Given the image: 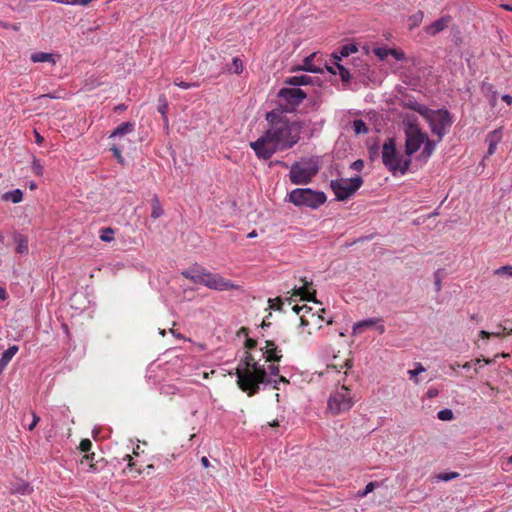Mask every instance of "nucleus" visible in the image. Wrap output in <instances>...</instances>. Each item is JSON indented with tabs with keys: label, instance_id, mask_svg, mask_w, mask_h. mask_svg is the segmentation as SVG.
Segmentation results:
<instances>
[{
	"label": "nucleus",
	"instance_id": "nucleus-23",
	"mask_svg": "<svg viewBox=\"0 0 512 512\" xmlns=\"http://www.w3.org/2000/svg\"><path fill=\"white\" fill-rule=\"evenodd\" d=\"M30 59L34 63L50 62L53 65L56 63L54 55L52 53H46V52H35V53L31 54Z\"/></svg>",
	"mask_w": 512,
	"mask_h": 512
},
{
	"label": "nucleus",
	"instance_id": "nucleus-19",
	"mask_svg": "<svg viewBox=\"0 0 512 512\" xmlns=\"http://www.w3.org/2000/svg\"><path fill=\"white\" fill-rule=\"evenodd\" d=\"M314 82H319V78H313L307 75L292 76L285 79L284 83L295 88L305 85H313Z\"/></svg>",
	"mask_w": 512,
	"mask_h": 512
},
{
	"label": "nucleus",
	"instance_id": "nucleus-39",
	"mask_svg": "<svg viewBox=\"0 0 512 512\" xmlns=\"http://www.w3.org/2000/svg\"><path fill=\"white\" fill-rule=\"evenodd\" d=\"M229 72H232V73H235V74H240L242 73L243 71V64H242V61L241 59L239 58H234L233 61H232V64L231 66L228 68Z\"/></svg>",
	"mask_w": 512,
	"mask_h": 512
},
{
	"label": "nucleus",
	"instance_id": "nucleus-40",
	"mask_svg": "<svg viewBox=\"0 0 512 512\" xmlns=\"http://www.w3.org/2000/svg\"><path fill=\"white\" fill-rule=\"evenodd\" d=\"M31 169L33 173L37 176H42L44 172V166L40 163V161L33 157Z\"/></svg>",
	"mask_w": 512,
	"mask_h": 512
},
{
	"label": "nucleus",
	"instance_id": "nucleus-32",
	"mask_svg": "<svg viewBox=\"0 0 512 512\" xmlns=\"http://www.w3.org/2000/svg\"><path fill=\"white\" fill-rule=\"evenodd\" d=\"M4 200H11L13 203H19L23 199V192L20 189L7 192L3 195Z\"/></svg>",
	"mask_w": 512,
	"mask_h": 512
},
{
	"label": "nucleus",
	"instance_id": "nucleus-8",
	"mask_svg": "<svg viewBox=\"0 0 512 512\" xmlns=\"http://www.w3.org/2000/svg\"><path fill=\"white\" fill-rule=\"evenodd\" d=\"M363 179L361 176H355L350 179L339 178L331 180L330 187L335 193L336 200L345 201L353 196L362 186Z\"/></svg>",
	"mask_w": 512,
	"mask_h": 512
},
{
	"label": "nucleus",
	"instance_id": "nucleus-27",
	"mask_svg": "<svg viewBox=\"0 0 512 512\" xmlns=\"http://www.w3.org/2000/svg\"><path fill=\"white\" fill-rule=\"evenodd\" d=\"M378 321L379 319L369 318L354 324L353 334H360L364 328L371 327L375 325Z\"/></svg>",
	"mask_w": 512,
	"mask_h": 512
},
{
	"label": "nucleus",
	"instance_id": "nucleus-52",
	"mask_svg": "<svg viewBox=\"0 0 512 512\" xmlns=\"http://www.w3.org/2000/svg\"><path fill=\"white\" fill-rule=\"evenodd\" d=\"M31 414H32V421L28 425L29 431H32L40 421V417L35 412H32Z\"/></svg>",
	"mask_w": 512,
	"mask_h": 512
},
{
	"label": "nucleus",
	"instance_id": "nucleus-50",
	"mask_svg": "<svg viewBox=\"0 0 512 512\" xmlns=\"http://www.w3.org/2000/svg\"><path fill=\"white\" fill-rule=\"evenodd\" d=\"M28 488H29L28 483L22 482V483L18 484V485L13 489V491H14V492H16V493L25 494V493H26V491L28 490Z\"/></svg>",
	"mask_w": 512,
	"mask_h": 512
},
{
	"label": "nucleus",
	"instance_id": "nucleus-64",
	"mask_svg": "<svg viewBox=\"0 0 512 512\" xmlns=\"http://www.w3.org/2000/svg\"><path fill=\"white\" fill-rule=\"evenodd\" d=\"M502 100L506 102L508 105L512 104V96L509 94L503 95Z\"/></svg>",
	"mask_w": 512,
	"mask_h": 512
},
{
	"label": "nucleus",
	"instance_id": "nucleus-36",
	"mask_svg": "<svg viewBox=\"0 0 512 512\" xmlns=\"http://www.w3.org/2000/svg\"><path fill=\"white\" fill-rule=\"evenodd\" d=\"M434 277V287L436 292H440L442 289V279L444 277V270L438 269L433 274Z\"/></svg>",
	"mask_w": 512,
	"mask_h": 512
},
{
	"label": "nucleus",
	"instance_id": "nucleus-33",
	"mask_svg": "<svg viewBox=\"0 0 512 512\" xmlns=\"http://www.w3.org/2000/svg\"><path fill=\"white\" fill-rule=\"evenodd\" d=\"M157 110L163 116L164 121L167 122L168 119H167L166 114L168 111V102H167L165 95H163V94L160 95L158 98Z\"/></svg>",
	"mask_w": 512,
	"mask_h": 512
},
{
	"label": "nucleus",
	"instance_id": "nucleus-13",
	"mask_svg": "<svg viewBox=\"0 0 512 512\" xmlns=\"http://www.w3.org/2000/svg\"><path fill=\"white\" fill-rule=\"evenodd\" d=\"M301 281L303 282V285L300 287H297L296 285L292 288L293 295L299 296L301 300L308 301V302H315L317 303L316 299V291L309 290V286L312 285V281H308L306 278H302Z\"/></svg>",
	"mask_w": 512,
	"mask_h": 512
},
{
	"label": "nucleus",
	"instance_id": "nucleus-18",
	"mask_svg": "<svg viewBox=\"0 0 512 512\" xmlns=\"http://www.w3.org/2000/svg\"><path fill=\"white\" fill-rule=\"evenodd\" d=\"M284 113H287L284 111L283 104L280 103L277 108L273 109L272 111L268 112L266 114V121L269 123V128H273L277 125L281 124L282 122L288 121L286 117L283 116Z\"/></svg>",
	"mask_w": 512,
	"mask_h": 512
},
{
	"label": "nucleus",
	"instance_id": "nucleus-29",
	"mask_svg": "<svg viewBox=\"0 0 512 512\" xmlns=\"http://www.w3.org/2000/svg\"><path fill=\"white\" fill-rule=\"evenodd\" d=\"M423 18H424V13L421 10H418L416 13L409 16V18H408L409 29L412 30V29L418 27L422 23Z\"/></svg>",
	"mask_w": 512,
	"mask_h": 512
},
{
	"label": "nucleus",
	"instance_id": "nucleus-44",
	"mask_svg": "<svg viewBox=\"0 0 512 512\" xmlns=\"http://www.w3.org/2000/svg\"><path fill=\"white\" fill-rule=\"evenodd\" d=\"M458 476H459V473H457V472H445V473L438 474L437 479L440 481L447 482V481L457 478Z\"/></svg>",
	"mask_w": 512,
	"mask_h": 512
},
{
	"label": "nucleus",
	"instance_id": "nucleus-38",
	"mask_svg": "<svg viewBox=\"0 0 512 512\" xmlns=\"http://www.w3.org/2000/svg\"><path fill=\"white\" fill-rule=\"evenodd\" d=\"M114 233H115V231L110 227L102 228L101 234H100V239L103 242H110L114 239Z\"/></svg>",
	"mask_w": 512,
	"mask_h": 512
},
{
	"label": "nucleus",
	"instance_id": "nucleus-12",
	"mask_svg": "<svg viewBox=\"0 0 512 512\" xmlns=\"http://www.w3.org/2000/svg\"><path fill=\"white\" fill-rule=\"evenodd\" d=\"M323 63L322 57L318 56L316 52L311 53L304 58L303 64L294 68V71H306L310 73H323L324 68L321 67Z\"/></svg>",
	"mask_w": 512,
	"mask_h": 512
},
{
	"label": "nucleus",
	"instance_id": "nucleus-30",
	"mask_svg": "<svg viewBox=\"0 0 512 512\" xmlns=\"http://www.w3.org/2000/svg\"><path fill=\"white\" fill-rule=\"evenodd\" d=\"M16 252L19 254H25L28 252V239L24 235H17L16 237Z\"/></svg>",
	"mask_w": 512,
	"mask_h": 512
},
{
	"label": "nucleus",
	"instance_id": "nucleus-59",
	"mask_svg": "<svg viewBox=\"0 0 512 512\" xmlns=\"http://www.w3.org/2000/svg\"><path fill=\"white\" fill-rule=\"evenodd\" d=\"M52 1L56 2V3L69 4V5H76V4H78V0H52Z\"/></svg>",
	"mask_w": 512,
	"mask_h": 512
},
{
	"label": "nucleus",
	"instance_id": "nucleus-34",
	"mask_svg": "<svg viewBox=\"0 0 512 512\" xmlns=\"http://www.w3.org/2000/svg\"><path fill=\"white\" fill-rule=\"evenodd\" d=\"M264 354L268 362H279L282 358L281 351L278 348H269V351H265Z\"/></svg>",
	"mask_w": 512,
	"mask_h": 512
},
{
	"label": "nucleus",
	"instance_id": "nucleus-2",
	"mask_svg": "<svg viewBox=\"0 0 512 512\" xmlns=\"http://www.w3.org/2000/svg\"><path fill=\"white\" fill-rule=\"evenodd\" d=\"M238 387L248 396H254L260 390V384H271L272 380L267 378V371L263 365L255 361L250 352H245L236 368Z\"/></svg>",
	"mask_w": 512,
	"mask_h": 512
},
{
	"label": "nucleus",
	"instance_id": "nucleus-47",
	"mask_svg": "<svg viewBox=\"0 0 512 512\" xmlns=\"http://www.w3.org/2000/svg\"><path fill=\"white\" fill-rule=\"evenodd\" d=\"M390 55H392L398 61H402V60L406 59V55L402 50L391 49Z\"/></svg>",
	"mask_w": 512,
	"mask_h": 512
},
{
	"label": "nucleus",
	"instance_id": "nucleus-17",
	"mask_svg": "<svg viewBox=\"0 0 512 512\" xmlns=\"http://www.w3.org/2000/svg\"><path fill=\"white\" fill-rule=\"evenodd\" d=\"M451 20L452 18L450 15L443 16L434 21L433 23H431L430 25L426 26L424 30L428 35L435 36L438 33L445 30L448 27Z\"/></svg>",
	"mask_w": 512,
	"mask_h": 512
},
{
	"label": "nucleus",
	"instance_id": "nucleus-61",
	"mask_svg": "<svg viewBox=\"0 0 512 512\" xmlns=\"http://www.w3.org/2000/svg\"><path fill=\"white\" fill-rule=\"evenodd\" d=\"M265 343H266V345L262 350L269 351V348H277L274 341H272V340H267Z\"/></svg>",
	"mask_w": 512,
	"mask_h": 512
},
{
	"label": "nucleus",
	"instance_id": "nucleus-55",
	"mask_svg": "<svg viewBox=\"0 0 512 512\" xmlns=\"http://www.w3.org/2000/svg\"><path fill=\"white\" fill-rule=\"evenodd\" d=\"M257 346V341L252 338H247L245 341V347L248 349H254Z\"/></svg>",
	"mask_w": 512,
	"mask_h": 512
},
{
	"label": "nucleus",
	"instance_id": "nucleus-43",
	"mask_svg": "<svg viewBox=\"0 0 512 512\" xmlns=\"http://www.w3.org/2000/svg\"><path fill=\"white\" fill-rule=\"evenodd\" d=\"M174 85L177 87H180L182 89H189V88H196L199 86L197 82H184L180 80L179 78H176L174 80Z\"/></svg>",
	"mask_w": 512,
	"mask_h": 512
},
{
	"label": "nucleus",
	"instance_id": "nucleus-5",
	"mask_svg": "<svg viewBox=\"0 0 512 512\" xmlns=\"http://www.w3.org/2000/svg\"><path fill=\"white\" fill-rule=\"evenodd\" d=\"M327 200L326 194L322 191H315L310 188H296L288 194V201L297 207H308L317 209Z\"/></svg>",
	"mask_w": 512,
	"mask_h": 512
},
{
	"label": "nucleus",
	"instance_id": "nucleus-46",
	"mask_svg": "<svg viewBox=\"0 0 512 512\" xmlns=\"http://www.w3.org/2000/svg\"><path fill=\"white\" fill-rule=\"evenodd\" d=\"M269 308L273 310H282L283 302L280 297H276L274 299H269Z\"/></svg>",
	"mask_w": 512,
	"mask_h": 512
},
{
	"label": "nucleus",
	"instance_id": "nucleus-28",
	"mask_svg": "<svg viewBox=\"0 0 512 512\" xmlns=\"http://www.w3.org/2000/svg\"><path fill=\"white\" fill-rule=\"evenodd\" d=\"M152 211L151 217L157 219L163 215L164 211L157 195H154L151 200Z\"/></svg>",
	"mask_w": 512,
	"mask_h": 512
},
{
	"label": "nucleus",
	"instance_id": "nucleus-48",
	"mask_svg": "<svg viewBox=\"0 0 512 512\" xmlns=\"http://www.w3.org/2000/svg\"><path fill=\"white\" fill-rule=\"evenodd\" d=\"M110 151L113 153L114 157L118 160L119 163L124 162V158L122 157L121 150L116 146L112 145L110 148Z\"/></svg>",
	"mask_w": 512,
	"mask_h": 512
},
{
	"label": "nucleus",
	"instance_id": "nucleus-10",
	"mask_svg": "<svg viewBox=\"0 0 512 512\" xmlns=\"http://www.w3.org/2000/svg\"><path fill=\"white\" fill-rule=\"evenodd\" d=\"M283 103L284 111L292 113L307 97L306 93L300 88H281L277 94Z\"/></svg>",
	"mask_w": 512,
	"mask_h": 512
},
{
	"label": "nucleus",
	"instance_id": "nucleus-41",
	"mask_svg": "<svg viewBox=\"0 0 512 512\" xmlns=\"http://www.w3.org/2000/svg\"><path fill=\"white\" fill-rule=\"evenodd\" d=\"M437 416L442 421H450L454 418L453 411L447 408L440 410Z\"/></svg>",
	"mask_w": 512,
	"mask_h": 512
},
{
	"label": "nucleus",
	"instance_id": "nucleus-63",
	"mask_svg": "<svg viewBox=\"0 0 512 512\" xmlns=\"http://www.w3.org/2000/svg\"><path fill=\"white\" fill-rule=\"evenodd\" d=\"M324 67H325V69H326L329 73H331V74H333V75H335V74H336V71H335L334 67H333V66H331V65H328V64H327V62H324Z\"/></svg>",
	"mask_w": 512,
	"mask_h": 512
},
{
	"label": "nucleus",
	"instance_id": "nucleus-14",
	"mask_svg": "<svg viewBox=\"0 0 512 512\" xmlns=\"http://www.w3.org/2000/svg\"><path fill=\"white\" fill-rule=\"evenodd\" d=\"M301 281L303 282V285L300 287H297L296 285L292 288L293 295L299 296L301 300L308 301V302H315L317 303L316 299V291L309 290V286L312 285V281H308L306 278H302Z\"/></svg>",
	"mask_w": 512,
	"mask_h": 512
},
{
	"label": "nucleus",
	"instance_id": "nucleus-51",
	"mask_svg": "<svg viewBox=\"0 0 512 512\" xmlns=\"http://www.w3.org/2000/svg\"><path fill=\"white\" fill-rule=\"evenodd\" d=\"M350 168L355 171H361L364 168V161L357 159L350 165Z\"/></svg>",
	"mask_w": 512,
	"mask_h": 512
},
{
	"label": "nucleus",
	"instance_id": "nucleus-7",
	"mask_svg": "<svg viewBox=\"0 0 512 512\" xmlns=\"http://www.w3.org/2000/svg\"><path fill=\"white\" fill-rule=\"evenodd\" d=\"M318 172L317 161L310 159L304 165L296 161L290 167L289 179L294 185H306L312 181Z\"/></svg>",
	"mask_w": 512,
	"mask_h": 512
},
{
	"label": "nucleus",
	"instance_id": "nucleus-56",
	"mask_svg": "<svg viewBox=\"0 0 512 512\" xmlns=\"http://www.w3.org/2000/svg\"><path fill=\"white\" fill-rule=\"evenodd\" d=\"M267 371V374H271V375H278L279 373V366L278 365H274V364H271L268 366V370Z\"/></svg>",
	"mask_w": 512,
	"mask_h": 512
},
{
	"label": "nucleus",
	"instance_id": "nucleus-24",
	"mask_svg": "<svg viewBox=\"0 0 512 512\" xmlns=\"http://www.w3.org/2000/svg\"><path fill=\"white\" fill-rule=\"evenodd\" d=\"M436 141L430 139L428 136H427V139L425 140V142L423 143L424 145V148H423V151L421 152V155L420 157L424 160H427L431 157V155L433 154L435 148H436Z\"/></svg>",
	"mask_w": 512,
	"mask_h": 512
},
{
	"label": "nucleus",
	"instance_id": "nucleus-6",
	"mask_svg": "<svg viewBox=\"0 0 512 512\" xmlns=\"http://www.w3.org/2000/svg\"><path fill=\"white\" fill-rule=\"evenodd\" d=\"M423 118L429 124L431 132L438 137V142L449 132L453 124L452 114L445 108L432 110L429 108L428 113Z\"/></svg>",
	"mask_w": 512,
	"mask_h": 512
},
{
	"label": "nucleus",
	"instance_id": "nucleus-20",
	"mask_svg": "<svg viewBox=\"0 0 512 512\" xmlns=\"http://www.w3.org/2000/svg\"><path fill=\"white\" fill-rule=\"evenodd\" d=\"M353 71L361 77V81H365V79H370L369 72L370 66L361 59L353 60Z\"/></svg>",
	"mask_w": 512,
	"mask_h": 512
},
{
	"label": "nucleus",
	"instance_id": "nucleus-26",
	"mask_svg": "<svg viewBox=\"0 0 512 512\" xmlns=\"http://www.w3.org/2000/svg\"><path fill=\"white\" fill-rule=\"evenodd\" d=\"M133 130H134V123L123 122L115 128V130L112 132L110 137L126 135V134L132 132Z\"/></svg>",
	"mask_w": 512,
	"mask_h": 512
},
{
	"label": "nucleus",
	"instance_id": "nucleus-62",
	"mask_svg": "<svg viewBox=\"0 0 512 512\" xmlns=\"http://www.w3.org/2000/svg\"><path fill=\"white\" fill-rule=\"evenodd\" d=\"M300 321H301L300 326H302V327L308 326L310 323L309 320L306 318V315H302L300 317Z\"/></svg>",
	"mask_w": 512,
	"mask_h": 512
},
{
	"label": "nucleus",
	"instance_id": "nucleus-49",
	"mask_svg": "<svg viewBox=\"0 0 512 512\" xmlns=\"http://www.w3.org/2000/svg\"><path fill=\"white\" fill-rule=\"evenodd\" d=\"M91 447H92V442H91L89 439H83V440H81L80 445H79V449H80L82 452H88V451H90Z\"/></svg>",
	"mask_w": 512,
	"mask_h": 512
},
{
	"label": "nucleus",
	"instance_id": "nucleus-54",
	"mask_svg": "<svg viewBox=\"0 0 512 512\" xmlns=\"http://www.w3.org/2000/svg\"><path fill=\"white\" fill-rule=\"evenodd\" d=\"M292 310L296 313V314H299L301 311L305 310L306 313H310L311 312V308L306 306V305H303V306H298V305H295L293 306Z\"/></svg>",
	"mask_w": 512,
	"mask_h": 512
},
{
	"label": "nucleus",
	"instance_id": "nucleus-11",
	"mask_svg": "<svg viewBox=\"0 0 512 512\" xmlns=\"http://www.w3.org/2000/svg\"><path fill=\"white\" fill-rule=\"evenodd\" d=\"M427 139V133L416 130L405 133V153L411 156L416 153Z\"/></svg>",
	"mask_w": 512,
	"mask_h": 512
},
{
	"label": "nucleus",
	"instance_id": "nucleus-42",
	"mask_svg": "<svg viewBox=\"0 0 512 512\" xmlns=\"http://www.w3.org/2000/svg\"><path fill=\"white\" fill-rule=\"evenodd\" d=\"M390 48L386 47H377L373 49V53L380 59L384 60L388 55H390Z\"/></svg>",
	"mask_w": 512,
	"mask_h": 512
},
{
	"label": "nucleus",
	"instance_id": "nucleus-58",
	"mask_svg": "<svg viewBox=\"0 0 512 512\" xmlns=\"http://www.w3.org/2000/svg\"><path fill=\"white\" fill-rule=\"evenodd\" d=\"M124 461H127L128 462V468L130 471L133 470V467L135 465V463L132 461V457L129 455V454H126L123 458Z\"/></svg>",
	"mask_w": 512,
	"mask_h": 512
},
{
	"label": "nucleus",
	"instance_id": "nucleus-15",
	"mask_svg": "<svg viewBox=\"0 0 512 512\" xmlns=\"http://www.w3.org/2000/svg\"><path fill=\"white\" fill-rule=\"evenodd\" d=\"M81 465L83 467L87 466V468H85L87 472H99L105 467L106 462L103 458L96 459L95 453H91L83 456Z\"/></svg>",
	"mask_w": 512,
	"mask_h": 512
},
{
	"label": "nucleus",
	"instance_id": "nucleus-16",
	"mask_svg": "<svg viewBox=\"0 0 512 512\" xmlns=\"http://www.w3.org/2000/svg\"><path fill=\"white\" fill-rule=\"evenodd\" d=\"M400 105L419 113L422 117L427 114L429 110L427 106L418 103L417 100L410 95H404L400 100Z\"/></svg>",
	"mask_w": 512,
	"mask_h": 512
},
{
	"label": "nucleus",
	"instance_id": "nucleus-31",
	"mask_svg": "<svg viewBox=\"0 0 512 512\" xmlns=\"http://www.w3.org/2000/svg\"><path fill=\"white\" fill-rule=\"evenodd\" d=\"M335 66L338 69V73L341 77L343 84L346 85V84L350 83L352 76H351L349 69H347L341 63H335Z\"/></svg>",
	"mask_w": 512,
	"mask_h": 512
},
{
	"label": "nucleus",
	"instance_id": "nucleus-53",
	"mask_svg": "<svg viewBox=\"0 0 512 512\" xmlns=\"http://www.w3.org/2000/svg\"><path fill=\"white\" fill-rule=\"evenodd\" d=\"M423 371H425V368L422 366V364L418 363L417 367L413 370H409L408 373L411 375V377H414Z\"/></svg>",
	"mask_w": 512,
	"mask_h": 512
},
{
	"label": "nucleus",
	"instance_id": "nucleus-37",
	"mask_svg": "<svg viewBox=\"0 0 512 512\" xmlns=\"http://www.w3.org/2000/svg\"><path fill=\"white\" fill-rule=\"evenodd\" d=\"M358 51V47L356 44H346V45H343L340 49H339V53L341 54V56H343L344 58L345 57H348L350 54L352 53H356Z\"/></svg>",
	"mask_w": 512,
	"mask_h": 512
},
{
	"label": "nucleus",
	"instance_id": "nucleus-9",
	"mask_svg": "<svg viewBox=\"0 0 512 512\" xmlns=\"http://www.w3.org/2000/svg\"><path fill=\"white\" fill-rule=\"evenodd\" d=\"M354 404L350 396V390L347 386L342 385L339 389L333 392L328 399V410L333 415L349 411Z\"/></svg>",
	"mask_w": 512,
	"mask_h": 512
},
{
	"label": "nucleus",
	"instance_id": "nucleus-21",
	"mask_svg": "<svg viewBox=\"0 0 512 512\" xmlns=\"http://www.w3.org/2000/svg\"><path fill=\"white\" fill-rule=\"evenodd\" d=\"M19 348L17 345H12L8 349H6L0 358V374L5 370L11 359L18 352Z\"/></svg>",
	"mask_w": 512,
	"mask_h": 512
},
{
	"label": "nucleus",
	"instance_id": "nucleus-25",
	"mask_svg": "<svg viewBox=\"0 0 512 512\" xmlns=\"http://www.w3.org/2000/svg\"><path fill=\"white\" fill-rule=\"evenodd\" d=\"M499 140H500V136H499L498 130H494L487 135L486 141L489 143L487 154L489 156L494 154Z\"/></svg>",
	"mask_w": 512,
	"mask_h": 512
},
{
	"label": "nucleus",
	"instance_id": "nucleus-1",
	"mask_svg": "<svg viewBox=\"0 0 512 512\" xmlns=\"http://www.w3.org/2000/svg\"><path fill=\"white\" fill-rule=\"evenodd\" d=\"M305 127L304 121H286L265 131L256 141L250 143L256 156L262 160L270 159L277 151L292 148L301 139Z\"/></svg>",
	"mask_w": 512,
	"mask_h": 512
},
{
	"label": "nucleus",
	"instance_id": "nucleus-60",
	"mask_svg": "<svg viewBox=\"0 0 512 512\" xmlns=\"http://www.w3.org/2000/svg\"><path fill=\"white\" fill-rule=\"evenodd\" d=\"M375 484L373 482H370L366 485L365 490L363 492V495H367L368 493L372 492L374 489Z\"/></svg>",
	"mask_w": 512,
	"mask_h": 512
},
{
	"label": "nucleus",
	"instance_id": "nucleus-3",
	"mask_svg": "<svg viewBox=\"0 0 512 512\" xmlns=\"http://www.w3.org/2000/svg\"><path fill=\"white\" fill-rule=\"evenodd\" d=\"M182 275L194 284H201L216 291L240 290L241 286L225 279L218 273H212L204 268L185 270Z\"/></svg>",
	"mask_w": 512,
	"mask_h": 512
},
{
	"label": "nucleus",
	"instance_id": "nucleus-4",
	"mask_svg": "<svg viewBox=\"0 0 512 512\" xmlns=\"http://www.w3.org/2000/svg\"><path fill=\"white\" fill-rule=\"evenodd\" d=\"M382 162L385 167L395 175L399 172L401 175L407 173L411 165V159L405 158L396 148L395 138H388L382 146Z\"/></svg>",
	"mask_w": 512,
	"mask_h": 512
},
{
	"label": "nucleus",
	"instance_id": "nucleus-45",
	"mask_svg": "<svg viewBox=\"0 0 512 512\" xmlns=\"http://www.w3.org/2000/svg\"><path fill=\"white\" fill-rule=\"evenodd\" d=\"M494 274L495 275H506V276L512 277V266H510V265L502 266V267L496 269L494 271Z\"/></svg>",
	"mask_w": 512,
	"mask_h": 512
},
{
	"label": "nucleus",
	"instance_id": "nucleus-35",
	"mask_svg": "<svg viewBox=\"0 0 512 512\" xmlns=\"http://www.w3.org/2000/svg\"><path fill=\"white\" fill-rule=\"evenodd\" d=\"M352 126L357 135L368 133V127L362 119H355Z\"/></svg>",
	"mask_w": 512,
	"mask_h": 512
},
{
	"label": "nucleus",
	"instance_id": "nucleus-22",
	"mask_svg": "<svg viewBox=\"0 0 512 512\" xmlns=\"http://www.w3.org/2000/svg\"><path fill=\"white\" fill-rule=\"evenodd\" d=\"M402 124L404 126V133L422 130L419 127L418 119L414 114H405L402 119Z\"/></svg>",
	"mask_w": 512,
	"mask_h": 512
},
{
	"label": "nucleus",
	"instance_id": "nucleus-57",
	"mask_svg": "<svg viewBox=\"0 0 512 512\" xmlns=\"http://www.w3.org/2000/svg\"><path fill=\"white\" fill-rule=\"evenodd\" d=\"M331 57L333 58L334 60V65L335 63H340L341 60L344 58L343 56H341V54L339 53V51H334L332 54H331Z\"/></svg>",
	"mask_w": 512,
	"mask_h": 512
}]
</instances>
